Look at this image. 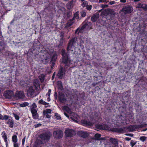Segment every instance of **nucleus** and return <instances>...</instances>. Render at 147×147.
Instances as JSON below:
<instances>
[{
	"instance_id": "obj_62",
	"label": "nucleus",
	"mask_w": 147,
	"mask_h": 147,
	"mask_svg": "<svg viewBox=\"0 0 147 147\" xmlns=\"http://www.w3.org/2000/svg\"><path fill=\"white\" fill-rule=\"evenodd\" d=\"M127 136H130L132 137L133 136L134 134H126Z\"/></svg>"
},
{
	"instance_id": "obj_51",
	"label": "nucleus",
	"mask_w": 147,
	"mask_h": 147,
	"mask_svg": "<svg viewBox=\"0 0 147 147\" xmlns=\"http://www.w3.org/2000/svg\"><path fill=\"white\" fill-rule=\"evenodd\" d=\"M46 113L47 114V113H51V109H47L45 111Z\"/></svg>"
},
{
	"instance_id": "obj_46",
	"label": "nucleus",
	"mask_w": 147,
	"mask_h": 147,
	"mask_svg": "<svg viewBox=\"0 0 147 147\" xmlns=\"http://www.w3.org/2000/svg\"><path fill=\"white\" fill-rule=\"evenodd\" d=\"M81 16L82 17H85L86 15V13L84 11H82L81 12Z\"/></svg>"
},
{
	"instance_id": "obj_19",
	"label": "nucleus",
	"mask_w": 147,
	"mask_h": 147,
	"mask_svg": "<svg viewBox=\"0 0 147 147\" xmlns=\"http://www.w3.org/2000/svg\"><path fill=\"white\" fill-rule=\"evenodd\" d=\"M99 18V14L97 13L94 14L91 17V20L93 22H96L98 19Z\"/></svg>"
},
{
	"instance_id": "obj_6",
	"label": "nucleus",
	"mask_w": 147,
	"mask_h": 147,
	"mask_svg": "<svg viewBox=\"0 0 147 147\" xmlns=\"http://www.w3.org/2000/svg\"><path fill=\"white\" fill-rule=\"evenodd\" d=\"M30 107V112L31 113L32 118L34 119H37L39 118L38 114L37 113L38 108L35 102L33 103Z\"/></svg>"
},
{
	"instance_id": "obj_58",
	"label": "nucleus",
	"mask_w": 147,
	"mask_h": 147,
	"mask_svg": "<svg viewBox=\"0 0 147 147\" xmlns=\"http://www.w3.org/2000/svg\"><path fill=\"white\" fill-rule=\"evenodd\" d=\"M14 147H19V145L18 143H14L13 144Z\"/></svg>"
},
{
	"instance_id": "obj_42",
	"label": "nucleus",
	"mask_w": 147,
	"mask_h": 147,
	"mask_svg": "<svg viewBox=\"0 0 147 147\" xmlns=\"http://www.w3.org/2000/svg\"><path fill=\"white\" fill-rule=\"evenodd\" d=\"M136 144V142L135 141L133 140H131L130 144L131 147H133Z\"/></svg>"
},
{
	"instance_id": "obj_37",
	"label": "nucleus",
	"mask_w": 147,
	"mask_h": 147,
	"mask_svg": "<svg viewBox=\"0 0 147 147\" xmlns=\"http://www.w3.org/2000/svg\"><path fill=\"white\" fill-rule=\"evenodd\" d=\"M60 36L61 37L60 38H62L63 40H65V34L64 32L61 31L60 32Z\"/></svg>"
},
{
	"instance_id": "obj_57",
	"label": "nucleus",
	"mask_w": 147,
	"mask_h": 147,
	"mask_svg": "<svg viewBox=\"0 0 147 147\" xmlns=\"http://www.w3.org/2000/svg\"><path fill=\"white\" fill-rule=\"evenodd\" d=\"M86 7L87 9H91L92 6L91 5H88Z\"/></svg>"
},
{
	"instance_id": "obj_9",
	"label": "nucleus",
	"mask_w": 147,
	"mask_h": 147,
	"mask_svg": "<svg viewBox=\"0 0 147 147\" xmlns=\"http://www.w3.org/2000/svg\"><path fill=\"white\" fill-rule=\"evenodd\" d=\"M25 97L24 92L21 90L17 91L14 96V98L17 100L24 99Z\"/></svg>"
},
{
	"instance_id": "obj_40",
	"label": "nucleus",
	"mask_w": 147,
	"mask_h": 147,
	"mask_svg": "<svg viewBox=\"0 0 147 147\" xmlns=\"http://www.w3.org/2000/svg\"><path fill=\"white\" fill-rule=\"evenodd\" d=\"M13 114L14 117L15 118V119L16 120H19L20 117L17 114L15 113H13Z\"/></svg>"
},
{
	"instance_id": "obj_14",
	"label": "nucleus",
	"mask_w": 147,
	"mask_h": 147,
	"mask_svg": "<svg viewBox=\"0 0 147 147\" xmlns=\"http://www.w3.org/2000/svg\"><path fill=\"white\" fill-rule=\"evenodd\" d=\"M64 74V68L63 67H61L59 69L57 74V76L58 78L59 79H62Z\"/></svg>"
},
{
	"instance_id": "obj_1",
	"label": "nucleus",
	"mask_w": 147,
	"mask_h": 147,
	"mask_svg": "<svg viewBox=\"0 0 147 147\" xmlns=\"http://www.w3.org/2000/svg\"><path fill=\"white\" fill-rule=\"evenodd\" d=\"M30 50L32 52L36 51L34 57L35 59L41 61L42 63L45 64H47L49 62L50 55L47 50L42 48L40 45L34 44Z\"/></svg>"
},
{
	"instance_id": "obj_24",
	"label": "nucleus",
	"mask_w": 147,
	"mask_h": 147,
	"mask_svg": "<svg viewBox=\"0 0 147 147\" xmlns=\"http://www.w3.org/2000/svg\"><path fill=\"white\" fill-rule=\"evenodd\" d=\"M38 102L39 104H40L43 105H45V108L50 107V106H49V105H48L47 106L46 105H49V103L46 102L45 101H43V100L42 99H41L40 100L38 101Z\"/></svg>"
},
{
	"instance_id": "obj_31",
	"label": "nucleus",
	"mask_w": 147,
	"mask_h": 147,
	"mask_svg": "<svg viewBox=\"0 0 147 147\" xmlns=\"http://www.w3.org/2000/svg\"><path fill=\"white\" fill-rule=\"evenodd\" d=\"M33 85L35 87V88L36 89L40 86V84L39 81L34 82L33 83Z\"/></svg>"
},
{
	"instance_id": "obj_60",
	"label": "nucleus",
	"mask_w": 147,
	"mask_h": 147,
	"mask_svg": "<svg viewBox=\"0 0 147 147\" xmlns=\"http://www.w3.org/2000/svg\"><path fill=\"white\" fill-rule=\"evenodd\" d=\"M51 116L48 114H47L46 115V117L47 118H51Z\"/></svg>"
},
{
	"instance_id": "obj_3",
	"label": "nucleus",
	"mask_w": 147,
	"mask_h": 147,
	"mask_svg": "<svg viewBox=\"0 0 147 147\" xmlns=\"http://www.w3.org/2000/svg\"><path fill=\"white\" fill-rule=\"evenodd\" d=\"M138 73L137 76H135V78L136 80L137 84L136 85V86H138L140 88L141 87L143 88H145L147 84L146 82L147 80L146 77H144L142 74L141 76H139Z\"/></svg>"
},
{
	"instance_id": "obj_28",
	"label": "nucleus",
	"mask_w": 147,
	"mask_h": 147,
	"mask_svg": "<svg viewBox=\"0 0 147 147\" xmlns=\"http://www.w3.org/2000/svg\"><path fill=\"white\" fill-rule=\"evenodd\" d=\"M57 56L56 54H54L52 55L51 59V62H55L56 59L57 58Z\"/></svg>"
},
{
	"instance_id": "obj_48",
	"label": "nucleus",
	"mask_w": 147,
	"mask_h": 147,
	"mask_svg": "<svg viewBox=\"0 0 147 147\" xmlns=\"http://www.w3.org/2000/svg\"><path fill=\"white\" fill-rule=\"evenodd\" d=\"M100 22V24H101L103 26H105V20H102Z\"/></svg>"
},
{
	"instance_id": "obj_49",
	"label": "nucleus",
	"mask_w": 147,
	"mask_h": 147,
	"mask_svg": "<svg viewBox=\"0 0 147 147\" xmlns=\"http://www.w3.org/2000/svg\"><path fill=\"white\" fill-rule=\"evenodd\" d=\"M101 82L103 83V82H101V81H100V82H93L92 84V85L93 86H95L97 84H99V83H100Z\"/></svg>"
},
{
	"instance_id": "obj_45",
	"label": "nucleus",
	"mask_w": 147,
	"mask_h": 147,
	"mask_svg": "<svg viewBox=\"0 0 147 147\" xmlns=\"http://www.w3.org/2000/svg\"><path fill=\"white\" fill-rule=\"evenodd\" d=\"M9 116H7L6 115H4L3 117V119H2V120H7V119L8 120L9 119Z\"/></svg>"
},
{
	"instance_id": "obj_43",
	"label": "nucleus",
	"mask_w": 147,
	"mask_h": 147,
	"mask_svg": "<svg viewBox=\"0 0 147 147\" xmlns=\"http://www.w3.org/2000/svg\"><path fill=\"white\" fill-rule=\"evenodd\" d=\"M55 116H56V119L57 120H59L61 119V117L60 115L58 113H55Z\"/></svg>"
},
{
	"instance_id": "obj_13",
	"label": "nucleus",
	"mask_w": 147,
	"mask_h": 147,
	"mask_svg": "<svg viewBox=\"0 0 147 147\" xmlns=\"http://www.w3.org/2000/svg\"><path fill=\"white\" fill-rule=\"evenodd\" d=\"M14 92L10 90H7L5 91L3 96L5 98L10 99L14 96Z\"/></svg>"
},
{
	"instance_id": "obj_32",
	"label": "nucleus",
	"mask_w": 147,
	"mask_h": 147,
	"mask_svg": "<svg viewBox=\"0 0 147 147\" xmlns=\"http://www.w3.org/2000/svg\"><path fill=\"white\" fill-rule=\"evenodd\" d=\"M0 10V12H1V16L2 17H3L5 14H6L8 12V11H10L11 10H7V11H5L4 10Z\"/></svg>"
},
{
	"instance_id": "obj_50",
	"label": "nucleus",
	"mask_w": 147,
	"mask_h": 147,
	"mask_svg": "<svg viewBox=\"0 0 147 147\" xmlns=\"http://www.w3.org/2000/svg\"><path fill=\"white\" fill-rule=\"evenodd\" d=\"M51 89H49L48 90V92L47 93V94H46V96H49L51 94Z\"/></svg>"
},
{
	"instance_id": "obj_27",
	"label": "nucleus",
	"mask_w": 147,
	"mask_h": 147,
	"mask_svg": "<svg viewBox=\"0 0 147 147\" xmlns=\"http://www.w3.org/2000/svg\"><path fill=\"white\" fill-rule=\"evenodd\" d=\"M101 136V135L99 134H95L94 135V137L95 138V139L96 140H104V138H100V137Z\"/></svg>"
},
{
	"instance_id": "obj_55",
	"label": "nucleus",
	"mask_w": 147,
	"mask_h": 147,
	"mask_svg": "<svg viewBox=\"0 0 147 147\" xmlns=\"http://www.w3.org/2000/svg\"><path fill=\"white\" fill-rule=\"evenodd\" d=\"M41 125L42 124L40 123H38L37 124L34 125V126L35 128H37L41 126Z\"/></svg>"
},
{
	"instance_id": "obj_8",
	"label": "nucleus",
	"mask_w": 147,
	"mask_h": 147,
	"mask_svg": "<svg viewBox=\"0 0 147 147\" xmlns=\"http://www.w3.org/2000/svg\"><path fill=\"white\" fill-rule=\"evenodd\" d=\"M76 37L71 38L68 43L67 47V51H73V48L76 46V41L75 40Z\"/></svg>"
},
{
	"instance_id": "obj_52",
	"label": "nucleus",
	"mask_w": 147,
	"mask_h": 147,
	"mask_svg": "<svg viewBox=\"0 0 147 147\" xmlns=\"http://www.w3.org/2000/svg\"><path fill=\"white\" fill-rule=\"evenodd\" d=\"M82 5L83 7H86L88 5V3L87 1H84Z\"/></svg>"
},
{
	"instance_id": "obj_10",
	"label": "nucleus",
	"mask_w": 147,
	"mask_h": 147,
	"mask_svg": "<svg viewBox=\"0 0 147 147\" xmlns=\"http://www.w3.org/2000/svg\"><path fill=\"white\" fill-rule=\"evenodd\" d=\"M51 135L50 133H45L40 134L39 137L42 140L48 141L49 140Z\"/></svg>"
},
{
	"instance_id": "obj_25",
	"label": "nucleus",
	"mask_w": 147,
	"mask_h": 147,
	"mask_svg": "<svg viewBox=\"0 0 147 147\" xmlns=\"http://www.w3.org/2000/svg\"><path fill=\"white\" fill-rule=\"evenodd\" d=\"M110 142L115 146H118V143L117 139L115 138H111L110 139Z\"/></svg>"
},
{
	"instance_id": "obj_17",
	"label": "nucleus",
	"mask_w": 147,
	"mask_h": 147,
	"mask_svg": "<svg viewBox=\"0 0 147 147\" xmlns=\"http://www.w3.org/2000/svg\"><path fill=\"white\" fill-rule=\"evenodd\" d=\"M82 123L84 125L86 126H92L93 125V124L91 122L85 119L82 120Z\"/></svg>"
},
{
	"instance_id": "obj_61",
	"label": "nucleus",
	"mask_w": 147,
	"mask_h": 147,
	"mask_svg": "<svg viewBox=\"0 0 147 147\" xmlns=\"http://www.w3.org/2000/svg\"><path fill=\"white\" fill-rule=\"evenodd\" d=\"M125 139L127 141H129L131 140V138L128 137H126L125 138Z\"/></svg>"
},
{
	"instance_id": "obj_12",
	"label": "nucleus",
	"mask_w": 147,
	"mask_h": 147,
	"mask_svg": "<svg viewBox=\"0 0 147 147\" xmlns=\"http://www.w3.org/2000/svg\"><path fill=\"white\" fill-rule=\"evenodd\" d=\"M63 132L61 130L55 131L53 132L54 137L57 139L62 138L63 136Z\"/></svg>"
},
{
	"instance_id": "obj_56",
	"label": "nucleus",
	"mask_w": 147,
	"mask_h": 147,
	"mask_svg": "<svg viewBox=\"0 0 147 147\" xmlns=\"http://www.w3.org/2000/svg\"><path fill=\"white\" fill-rule=\"evenodd\" d=\"M101 7L102 8H107L108 7V5H101Z\"/></svg>"
},
{
	"instance_id": "obj_16",
	"label": "nucleus",
	"mask_w": 147,
	"mask_h": 147,
	"mask_svg": "<svg viewBox=\"0 0 147 147\" xmlns=\"http://www.w3.org/2000/svg\"><path fill=\"white\" fill-rule=\"evenodd\" d=\"M34 90L32 86H30L27 90V95L28 96H31L34 93Z\"/></svg>"
},
{
	"instance_id": "obj_63",
	"label": "nucleus",
	"mask_w": 147,
	"mask_h": 147,
	"mask_svg": "<svg viewBox=\"0 0 147 147\" xmlns=\"http://www.w3.org/2000/svg\"><path fill=\"white\" fill-rule=\"evenodd\" d=\"M94 79L95 81H97L98 80V77L97 76H94Z\"/></svg>"
},
{
	"instance_id": "obj_20",
	"label": "nucleus",
	"mask_w": 147,
	"mask_h": 147,
	"mask_svg": "<svg viewBox=\"0 0 147 147\" xmlns=\"http://www.w3.org/2000/svg\"><path fill=\"white\" fill-rule=\"evenodd\" d=\"M5 45L3 42H0V54L4 53L5 51Z\"/></svg>"
},
{
	"instance_id": "obj_64",
	"label": "nucleus",
	"mask_w": 147,
	"mask_h": 147,
	"mask_svg": "<svg viewBox=\"0 0 147 147\" xmlns=\"http://www.w3.org/2000/svg\"><path fill=\"white\" fill-rule=\"evenodd\" d=\"M115 3V1H113L110 2H109V4L110 5H112V4H114Z\"/></svg>"
},
{
	"instance_id": "obj_2",
	"label": "nucleus",
	"mask_w": 147,
	"mask_h": 147,
	"mask_svg": "<svg viewBox=\"0 0 147 147\" xmlns=\"http://www.w3.org/2000/svg\"><path fill=\"white\" fill-rule=\"evenodd\" d=\"M113 10H99L98 12L101 11L100 15V17L107 20H111L114 19L116 13Z\"/></svg>"
},
{
	"instance_id": "obj_22",
	"label": "nucleus",
	"mask_w": 147,
	"mask_h": 147,
	"mask_svg": "<svg viewBox=\"0 0 147 147\" xmlns=\"http://www.w3.org/2000/svg\"><path fill=\"white\" fill-rule=\"evenodd\" d=\"M7 123L9 125V127L11 128H13L14 125V121L12 118L8 119Z\"/></svg>"
},
{
	"instance_id": "obj_54",
	"label": "nucleus",
	"mask_w": 147,
	"mask_h": 147,
	"mask_svg": "<svg viewBox=\"0 0 147 147\" xmlns=\"http://www.w3.org/2000/svg\"><path fill=\"white\" fill-rule=\"evenodd\" d=\"M125 8L126 9H131L132 7L131 5H128Z\"/></svg>"
},
{
	"instance_id": "obj_29",
	"label": "nucleus",
	"mask_w": 147,
	"mask_h": 147,
	"mask_svg": "<svg viewBox=\"0 0 147 147\" xmlns=\"http://www.w3.org/2000/svg\"><path fill=\"white\" fill-rule=\"evenodd\" d=\"M134 129L135 130V131H136V130L138 129H139L143 127H144V125H143V124H141L140 125H133Z\"/></svg>"
},
{
	"instance_id": "obj_7",
	"label": "nucleus",
	"mask_w": 147,
	"mask_h": 147,
	"mask_svg": "<svg viewBox=\"0 0 147 147\" xmlns=\"http://www.w3.org/2000/svg\"><path fill=\"white\" fill-rule=\"evenodd\" d=\"M82 25L80 28V27H79L75 31V33L77 32L78 30L79 31V32H80L85 28H86L87 30H89L91 28L92 24L90 22L85 21L83 22Z\"/></svg>"
},
{
	"instance_id": "obj_26",
	"label": "nucleus",
	"mask_w": 147,
	"mask_h": 147,
	"mask_svg": "<svg viewBox=\"0 0 147 147\" xmlns=\"http://www.w3.org/2000/svg\"><path fill=\"white\" fill-rule=\"evenodd\" d=\"M59 101L62 103H64L66 101V99L65 97L63 95L59 96Z\"/></svg>"
},
{
	"instance_id": "obj_34",
	"label": "nucleus",
	"mask_w": 147,
	"mask_h": 147,
	"mask_svg": "<svg viewBox=\"0 0 147 147\" xmlns=\"http://www.w3.org/2000/svg\"><path fill=\"white\" fill-rule=\"evenodd\" d=\"M63 109L68 113H70L71 112L70 109L67 106H64L63 107Z\"/></svg>"
},
{
	"instance_id": "obj_38",
	"label": "nucleus",
	"mask_w": 147,
	"mask_h": 147,
	"mask_svg": "<svg viewBox=\"0 0 147 147\" xmlns=\"http://www.w3.org/2000/svg\"><path fill=\"white\" fill-rule=\"evenodd\" d=\"M1 135L2 136V137L3 139L7 138V135L5 131H3Z\"/></svg>"
},
{
	"instance_id": "obj_41",
	"label": "nucleus",
	"mask_w": 147,
	"mask_h": 147,
	"mask_svg": "<svg viewBox=\"0 0 147 147\" xmlns=\"http://www.w3.org/2000/svg\"><path fill=\"white\" fill-rule=\"evenodd\" d=\"M71 22H72V21H69L67 23L66 26L67 27H69L71 26L73 24L72 22L71 23Z\"/></svg>"
},
{
	"instance_id": "obj_18",
	"label": "nucleus",
	"mask_w": 147,
	"mask_h": 147,
	"mask_svg": "<svg viewBox=\"0 0 147 147\" xmlns=\"http://www.w3.org/2000/svg\"><path fill=\"white\" fill-rule=\"evenodd\" d=\"M78 134L80 136L84 138H86L88 136V134L87 132H84L82 131L78 132Z\"/></svg>"
},
{
	"instance_id": "obj_5",
	"label": "nucleus",
	"mask_w": 147,
	"mask_h": 147,
	"mask_svg": "<svg viewBox=\"0 0 147 147\" xmlns=\"http://www.w3.org/2000/svg\"><path fill=\"white\" fill-rule=\"evenodd\" d=\"M127 128L128 131H135L133 125H131L127 127H123L121 128H111L110 131L113 132H116L118 133H123L125 131V129Z\"/></svg>"
},
{
	"instance_id": "obj_36",
	"label": "nucleus",
	"mask_w": 147,
	"mask_h": 147,
	"mask_svg": "<svg viewBox=\"0 0 147 147\" xmlns=\"http://www.w3.org/2000/svg\"><path fill=\"white\" fill-rule=\"evenodd\" d=\"M146 5L145 4H141V3H140L139 4V5H138L137 7L139 8H143V9H146Z\"/></svg>"
},
{
	"instance_id": "obj_59",
	"label": "nucleus",
	"mask_w": 147,
	"mask_h": 147,
	"mask_svg": "<svg viewBox=\"0 0 147 147\" xmlns=\"http://www.w3.org/2000/svg\"><path fill=\"white\" fill-rule=\"evenodd\" d=\"M52 62V64L51 65V69H52L54 66V65L55 64V62Z\"/></svg>"
},
{
	"instance_id": "obj_15",
	"label": "nucleus",
	"mask_w": 147,
	"mask_h": 147,
	"mask_svg": "<svg viewBox=\"0 0 147 147\" xmlns=\"http://www.w3.org/2000/svg\"><path fill=\"white\" fill-rule=\"evenodd\" d=\"M65 42V40H63L62 38H60L59 44L56 45V47L58 49H61L63 47V44Z\"/></svg>"
},
{
	"instance_id": "obj_11",
	"label": "nucleus",
	"mask_w": 147,
	"mask_h": 147,
	"mask_svg": "<svg viewBox=\"0 0 147 147\" xmlns=\"http://www.w3.org/2000/svg\"><path fill=\"white\" fill-rule=\"evenodd\" d=\"M65 134L67 137H72L76 134L74 130L69 128H67L65 130Z\"/></svg>"
},
{
	"instance_id": "obj_47",
	"label": "nucleus",
	"mask_w": 147,
	"mask_h": 147,
	"mask_svg": "<svg viewBox=\"0 0 147 147\" xmlns=\"http://www.w3.org/2000/svg\"><path fill=\"white\" fill-rule=\"evenodd\" d=\"M102 126L100 125H96V127L98 129H102Z\"/></svg>"
},
{
	"instance_id": "obj_23",
	"label": "nucleus",
	"mask_w": 147,
	"mask_h": 147,
	"mask_svg": "<svg viewBox=\"0 0 147 147\" xmlns=\"http://www.w3.org/2000/svg\"><path fill=\"white\" fill-rule=\"evenodd\" d=\"M6 55L8 57V58L13 59L14 58V54L11 51H8L6 52Z\"/></svg>"
},
{
	"instance_id": "obj_33",
	"label": "nucleus",
	"mask_w": 147,
	"mask_h": 147,
	"mask_svg": "<svg viewBox=\"0 0 147 147\" xmlns=\"http://www.w3.org/2000/svg\"><path fill=\"white\" fill-rule=\"evenodd\" d=\"M12 141L14 143H16L18 141V138L17 136L16 135H13L12 136Z\"/></svg>"
},
{
	"instance_id": "obj_39",
	"label": "nucleus",
	"mask_w": 147,
	"mask_h": 147,
	"mask_svg": "<svg viewBox=\"0 0 147 147\" xmlns=\"http://www.w3.org/2000/svg\"><path fill=\"white\" fill-rule=\"evenodd\" d=\"M76 18L77 19H78L79 18L78 12H76L74 14L73 18Z\"/></svg>"
},
{
	"instance_id": "obj_35",
	"label": "nucleus",
	"mask_w": 147,
	"mask_h": 147,
	"mask_svg": "<svg viewBox=\"0 0 147 147\" xmlns=\"http://www.w3.org/2000/svg\"><path fill=\"white\" fill-rule=\"evenodd\" d=\"M29 105V103L27 102H24L23 103L21 104L20 105V107H23L28 106Z\"/></svg>"
},
{
	"instance_id": "obj_21",
	"label": "nucleus",
	"mask_w": 147,
	"mask_h": 147,
	"mask_svg": "<svg viewBox=\"0 0 147 147\" xmlns=\"http://www.w3.org/2000/svg\"><path fill=\"white\" fill-rule=\"evenodd\" d=\"M76 0H72L69 2L67 4V7L68 9H70L74 6V3L76 2Z\"/></svg>"
},
{
	"instance_id": "obj_53",
	"label": "nucleus",
	"mask_w": 147,
	"mask_h": 147,
	"mask_svg": "<svg viewBox=\"0 0 147 147\" xmlns=\"http://www.w3.org/2000/svg\"><path fill=\"white\" fill-rule=\"evenodd\" d=\"M26 136H25L22 139V144L24 145V142L26 139Z\"/></svg>"
},
{
	"instance_id": "obj_4",
	"label": "nucleus",
	"mask_w": 147,
	"mask_h": 147,
	"mask_svg": "<svg viewBox=\"0 0 147 147\" xmlns=\"http://www.w3.org/2000/svg\"><path fill=\"white\" fill-rule=\"evenodd\" d=\"M62 57V63L65 64V66L69 67V66L70 60L69 54L66 52L64 49H62L61 51Z\"/></svg>"
},
{
	"instance_id": "obj_44",
	"label": "nucleus",
	"mask_w": 147,
	"mask_h": 147,
	"mask_svg": "<svg viewBox=\"0 0 147 147\" xmlns=\"http://www.w3.org/2000/svg\"><path fill=\"white\" fill-rule=\"evenodd\" d=\"M146 138L144 136H142L140 137V140L142 142H144L146 139Z\"/></svg>"
},
{
	"instance_id": "obj_30",
	"label": "nucleus",
	"mask_w": 147,
	"mask_h": 147,
	"mask_svg": "<svg viewBox=\"0 0 147 147\" xmlns=\"http://www.w3.org/2000/svg\"><path fill=\"white\" fill-rule=\"evenodd\" d=\"M133 10H121L120 11L123 12L125 15L127 13H130Z\"/></svg>"
}]
</instances>
